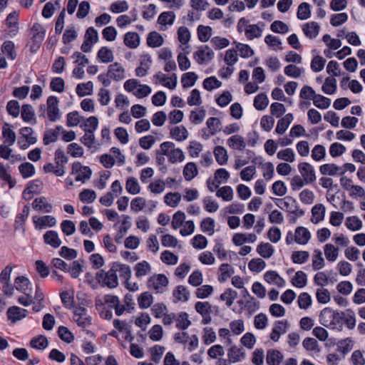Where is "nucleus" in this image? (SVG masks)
<instances>
[{
    "label": "nucleus",
    "mask_w": 365,
    "mask_h": 365,
    "mask_svg": "<svg viewBox=\"0 0 365 365\" xmlns=\"http://www.w3.org/2000/svg\"><path fill=\"white\" fill-rule=\"evenodd\" d=\"M160 152L163 155H165L170 163L182 162L185 159L183 151L180 148H176L173 142H163L160 145Z\"/></svg>",
    "instance_id": "1"
},
{
    "label": "nucleus",
    "mask_w": 365,
    "mask_h": 365,
    "mask_svg": "<svg viewBox=\"0 0 365 365\" xmlns=\"http://www.w3.org/2000/svg\"><path fill=\"white\" fill-rule=\"evenodd\" d=\"M319 319L321 324L324 327L335 329L341 324L342 314L341 312H338L327 307L321 311Z\"/></svg>",
    "instance_id": "2"
},
{
    "label": "nucleus",
    "mask_w": 365,
    "mask_h": 365,
    "mask_svg": "<svg viewBox=\"0 0 365 365\" xmlns=\"http://www.w3.org/2000/svg\"><path fill=\"white\" fill-rule=\"evenodd\" d=\"M311 236V233L307 228L299 226L295 229L294 233L291 231L287 232L286 243L287 245H292L296 242L300 245H305L310 240Z\"/></svg>",
    "instance_id": "3"
},
{
    "label": "nucleus",
    "mask_w": 365,
    "mask_h": 365,
    "mask_svg": "<svg viewBox=\"0 0 365 365\" xmlns=\"http://www.w3.org/2000/svg\"><path fill=\"white\" fill-rule=\"evenodd\" d=\"M123 87L126 91L132 93L138 98L148 96L152 91L150 86L140 84V81L135 78L127 80L124 83Z\"/></svg>",
    "instance_id": "4"
},
{
    "label": "nucleus",
    "mask_w": 365,
    "mask_h": 365,
    "mask_svg": "<svg viewBox=\"0 0 365 365\" xmlns=\"http://www.w3.org/2000/svg\"><path fill=\"white\" fill-rule=\"evenodd\" d=\"M96 278L101 287L113 289L118 286V274L114 272L112 267L107 272L100 270L96 273Z\"/></svg>",
    "instance_id": "5"
},
{
    "label": "nucleus",
    "mask_w": 365,
    "mask_h": 365,
    "mask_svg": "<svg viewBox=\"0 0 365 365\" xmlns=\"http://www.w3.org/2000/svg\"><path fill=\"white\" fill-rule=\"evenodd\" d=\"M71 174L75 175L76 182L81 181L84 183L91 178L92 170L88 166H84L80 162H74L72 164Z\"/></svg>",
    "instance_id": "6"
},
{
    "label": "nucleus",
    "mask_w": 365,
    "mask_h": 365,
    "mask_svg": "<svg viewBox=\"0 0 365 365\" xmlns=\"http://www.w3.org/2000/svg\"><path fill=\"white\" fill-rule=\"evenodd\" d=\"M73 321L81 328H86L91 324L92 318L88 310L82 307H76L73 309Z\"/></svg>",
    "instance_id": "7"
},
{
    "label": "nucleus",
    "mask_w": 365,
    "mask_h": 365,
    "mask_svg": "<svg viewBox=\"0 0 365 365\" xmlns=\"http://www.w3.org/2000/svg\"><path fill=\"white\" fill-rule=\"evenodd\" d=\"M277 205L282 210H286L288 212L298 216H302L304 212L300 210L296 200L292 197H286L283 199H277Z\"/></svg>",
    "instance_id": "8"
},
{
    "label": "nucleus",
    "mask_w": 365,
    "mask_h": 365,
    "mask_svg": "<svg viewBox=\"0 0 365 365\" xmlns=\"http://www.w3.org/2000/svg\"><path fill=\"white\" fill-rule=\"evenodd\" d=\"M168 279L163 274H154L148 281V286L156 293H163L168 284Z\"/></svg>",
    "instance_id": "9"
},
{
    "label": "nucleus",
    "mask_w": 365,
    "mask_h": 365,
    "mask_svg": "<svg viewBox=\"0 0 365 365\" xmlns=\"http://www.w3.org/2000/svg\"><path fill=\"white\" fill-rule=\"evenodd\" d=\"M58 99L56 96H49L46 101V115L51 122L58 120L61 117L58 108Z\"/></svg>",
    "instance_id": "10"
},
{
    "label": "nucleus",
    "mask_w": 365,
    "mask_h": 365,
    "mask_svg": "<svg viewBox=\"0 0 365 365\" xmlns=\"http://www.w3.org/2000/svg\"><path fill=\"white\" fill-rule=\"evenodd\" d=\"M213 51L207 46H202L194 53V58L199 64L208 63L214 58Z\"/></svg>",
    "instance_id": "11"
},
{
    "label": "nucleus",
    "mask_w": 365,
    "mask_h": 365,
    "mask_svg": "<svg viewBox=\"0 0 365 365\" xmlns=\"http://www.w3.org/2000/svg\"><path fill=\"white\" fill-rule=\"evenodd\" d=\"M298 170L302 178L309 185L316 180V174L314 167L308 163H301L298 165Z\"/></svg>",
    "instance_id": "12"
},
{
    "label": "nucleus",
    "mask_w": 365,
    "mask_h": 365,
    "mask_svg": "<svg viewBox=\"0 0 365 365\" xmlns=\"http://www.w3.org/2000/svg\"><path fill=\"white\" fill-rule=\"evenodd\" d=\"M195 310L202 317V324H207L211 322L212 305L208 302H197L195 305Z\"/></svg>",
    "instance_id": "13"
},
{
    "label": "nucleus",
    "mask_w": 365,
    "mask_h": 365,
    "mask_svg": "<svg viewBox=\"0 0 365 365\" xmlns=\"http://www.w3.org/2000/svg\"><path fill=\"white\" fill-rule=\"evenodd\" d=\"M5 24L9 36H15L19 31V12L14 11L10 13L5 20Z\"/></svg>",
    "instance_id": "14"
},
{
    "label": "nucleus",
    "mask_w": 365,
    "mask_h": 365,
    "mask_svg": "<svg viewBox=\"0 0 365 365\" xmlns=\"http://www.w3.org/2000/svg\"><path fill=\"white\" fill-rule=\"evenodd\" d=\"M107 75L116 81H121L125 78V69L120 63L115 62L108 66Z\"/></svg>",
    "instance_id": "15"
},
{
    "label": "nucleus",
    "mask_w": 365,
    "mask_h": 365,
    "mask_svg": "<svg viewBox=\"0 0 365 365\" xmlns=\"http://www.w3.org/2000/svg\"><path fill=\"white\" fill-rule=\"evenodd\" d=\"M33 222L36 229L41 230L46 227H53L56 224V220L54 217L51 215L34 216Z\"/></svg>",
    "instance_id": "16"
},
{
    "label": "nucleus",
    "mask_w": 365,
    "mask_h": 365,
    "mask_svg": "<svg viewBox=\"0 0 365 365\" xmlns=\"http://www.w3.org/2000/svg\"><path fill=\"white\" fill-rule=\"evenodd\" d=\"M257 237L254 233H236L232 237V242L236 246H241L245 243H254Z\"/></svg>",
    "instance_id": "17"
},
{
    "label": "nucleus",
    "mask_w": 365,
    "mask_h": 365,
    "mask_svg": "<svg viewBox=\"0 0 365 365\" xmlns=\"http://www.w3.org/2000/svg\"><path fill=\"white\" fill-rule=\"evenodd\" d=\"M152 59L150 55H143L140 59V66L135 69V74L138 77H143L147 75L150 67Z\"/></svg>",
    "instance_id": "18"
},
{
    "label": "nucleus",
    "mask_w": 365,
    "mask_h": 365,
    "mask_svg": "<svg viewBox=\"0 0 365 365\" xmlns=\"http://www.w3.org/2000/svg\"><path fill=\"white\" fill-rule=\"evenodd\" d=\"M264 279L269 284H274L278 287H283L285 281L281 277L276 271H267L264 274Z\"/></svg>",
    "instance_id": "19"
},
{
    "label": "nucleus",
    "mask_w": 365,
    "mask_h": 365,
    "mask_svg": "<svg viewBox=\"0 0 365 365\" xmlns=\"http://www.w3.org/2000/svg\"><path fill=\"white\" fill-rule=\"evenodd\" d=\"M227 145L231 149L243 150L246 147V141L242 135L235 134L227 140Z\"/></svg>",
    "instance_id": "20"
},
{
    "label": "nucleus",
    "mask_w": 365,
    "mask_h": 365,
    "mask_svg": "<svg viewBox=\"0 0 365 365\" xmlns=\"http://www.w3.org/2000/svg\"><path fill=\"white\" fill-rule=\"evenodd\" d=\"M32 207L36 211L48 213L51 212L53 206L45 197L42 196L36 198L33 201Z\"/></svg>",
    "instance_id": "21"
},
{
    "label": "nucleus",
    "mask_w": 365,
    "mask_h": 365,
    "mask_svg": "<svg viewBox=\"0 0 365 365\" xmlns=\"http://www.w3.org/2000/svg\"><path fill=\"white\" fill-rule=\"evenodd\" d=\"M178 38L179 41L184 45L182 47V50L187 54L190 53L189 48L190 46L187 45L190 39V33L187 28L185 26H181L178 30Z\"/></svg>",
    "instance_id": "22"
},
{
    "label": "nucleus",
    "mask_w": 365,
    "mask_h": 365,
    "mask_svg": "<svg viewBox=\"0 0 365 365\" xmlns=\"http://www.w3.org/2000/svg\"><path fill=\"white\" fill-rule=\"evenodd\" d=\"M135 275L138 279H141L151 273V265L145 260L138 262L134 267Z\"/></svg>",
    "instance_id": "23"
},
{
    "label": "nucleus",
    "mask_w": 365,
    "mask_h": 365,
    "mask_svg": "<svg viewBox=\"0 0 365 365\" xmlns=\"http://www.w3.org/2000/svg\"><path fill=\"white\" fill-rule=\"evenodd\" d=\"M27 310L16 306L10 307L7 311L9 320L15 323L26 317Z\"/></svg>",
    "instance_id": "24"
},
{
    "label": "nucleus",
    "mask_w": 365,
    "mask_h": 365,
    "mask_svg": "<svg viewBox=\"0 0 365 365\" xmlns=\"http://www.w3.org/2000/svg\"><path fill=\"white\" fill-rule=\"evenodd\" d=\"M319 30L320 26L315 21H310L302 26L304 35L311 39L315 38L318 36Z\"/></svg>",
    "instance_id": "25"
},
{
    "label": "nucleus",
    "mask_w": 365,
    "mask_h": 365,
    "mask_svg": "<svg viewBox=\"0 0 365 365\" xmlns=\"http://www.w3.org/2000/svg\"><path fill=\"white\" fill-rule=\"evenodd\" d=\"M43 240L46 245L53 248H58L61 245V240L58 237L57 232L54 230H48L43 235Z\"/></svg>",
    "instance_id": "26"
},
{
    "label": "nucleus",
    "mask_w": 365,
    "mask_h": 365,
    "mask_svg": "<svg viewBox=\"0 0 365 365\" xmlns=\"http://www.w3.org/2000/svg\"><path fill=\"white\" fill-rule=\"evenodd\" d=\"M282 354L274 349H268L266 355V362L268 365H279L283 360Z\"/></svg>",
    "instance_id": "27"
},
{
    "label": "nucleus",
    "mask_w": 365,
    "mask_h": 365,
    "mask_svg": "<svg viewBox=\"0 0 365 365\" xmlns=\"http://www.w3.org/2000/svg\"><path fill=\"white\" fill-rule=\"evenodd\" d=\"M245 356V353L242 348L232 346L228 349L227 357L230 362L236 363L240 361Z\"/></svg>",
    "instance_id": "28"
},
{
    "label": "nucleus",
    "mask_w": 365,
    "mask_h": 365,
    "mask_svg": "<svg viewBox=\"0 0 365 365\" xmlns=\"http://www.w3.org/2000/svg\"><path fill=\"white\" fill-rule=\"evenodd\" d=\"M61 130H63V127L61 125H58L53 129L46 130L43 138V143L47 145L56 142Z\"/></svg>",
    "instance_id": "29"
},
{
    "label": "nucleus",
    "mask_w": 365,
    "mask_h": 365,
    "mask_svg": "<svg viewBox=\"0 0 365 365\" xmlns=\"http://www.w3.org/2000/svg\"><path fill=\"white\" fill-rule=\"evenodd\" d=\"M21 118L26 123H30L33 125L36 123L34 110L31 105L26 104L22 106Z\"/></svg>",
    "instance_id": "30"
},
{
    "label": "nucleus",
    "mask_w": 365,
    "mask_h": 365,
    "mask_svg": "<svg viewBox=\"0 0 365 365\" xmlns=\"http://www.w3.org/2000/svg\"><path fill=\"white\" fill-rule=\"evenodd\" d=\"M113 269H114V272L117 274L118 273L120 277L124 279L125 281H128V279L131 277V270L128 265L120 264V263H115L112 266Z\"/></svg>",
    "instance_id": "31"
},
{
    "label": "nucleus",
    "mask_w": 365,
    "mask_h": 365,
    "mask_svg": "<svg viewBox=\"0 0 365 365\" xmlns=\"http://www.w3.org/2000/svg\"><path fill=\"white\" fill-rule=\"evenodd\" d=\"M125 190L130 195L140 193L141 187L138 179L133 176L128 177L125 182Z\"/></svg>",
    "instance_id": "32"
},
{
    "label": "nucleus",
    "mask_w": 365,
    "mask_h": 365,
    "mask_svg": "<svg viewBox=\"0 0 365 365\" xmlns=\"http://www.w3.org/2000/svg\"><path fill=\"white\" fill-rule=\"evenodd\" d=\"M170 134L177 141H183L188 137V131L182 125L172 128L170 130Z\"/></svg>",
    "instance_id": "33"
},
{
    "label": "nucleus",
    "mask_w": 365,
    "mask_h": 365,
    "mask_svg": "<svg viewBox=\"0 0 365 365\" xmlns=\"http://www.w3.org/2000/svg\"><path fill=\"white\" fill-rule=\"evenodd\" d=\"M164 43L163 37L157 31H151L147 38V44L152 48L161 46Z\"/></svg>",
    "instance_id": "34"
},
{
    "label": "nucleus",
    "mask_w": 365,
    "mask_h": 365,
    "mask_svg": "<svg viewBox=\"0 0 365 365\" xmlns=\"http://www.w3.org/2000/svg\"><path fill=\"white\" fill-rule=\"evenodd\" d=\"M15 288L23 293L31 292V284L29 280L24 277H18L14 281Z\"/></svg>",
    "instance_id": "35"
},
{
    "label": "nucleus",
    "mask_w": 365,
    "mask_h": 365,
    "mask_svg": "<svg viewBox=\"0 0 365 365\" xmlns=\"http://www.w3.org/2000/svg\"><path fill=\"white\" fill-rule=\"evenodd\" d=\"M124 43L130 48H136L140 45V36L136 32H128L124 36Z\"/></svg>",
    "instance_id": "36"
},
{
    "label": "nucleus",
    "mask_w": 365,
    "mask_h": 365,
    "mask_svg": "<svg viewBox=\"0 0 365 365\" xmlns=\"http://www.w3.org/2000/svg\"><path fill=\"white\" fill-rule=\"evenodd\" d=\"M98 60L103 63H108L113 61V51L107 46L101 47L97 53Z\"/></svg>",
    "instance_id": "37"
},
{
    "label": "nucleus",
    "mask_w": 365,
    "mask_h": 365,
    "mask_svg": "<svg viewBox=\"0 0 365 365\" xmlns=\"http://www.w3.org/2000/svg\"><path fill=\"white\" fill-rule=\"evenodd\" d=\"M312 222L314 224L323 220L325 216V207L322 204H317L312 209Z\"/></svg>",
    "instance_id": "38"
},
{
    "label": "nucleus",
    "mask_w": 365,
    "mask_h": 365,
    "mask_svg": "<svg viewBox=\"0 0 365 365\" xmlns=\"http://www.w3.org/2000/svg\"><path fill=\"white\" fill-rule=\"evenodd\" d=\"M233 44L235 48L239 52L240 56L244 58H248L252 56L255 53L254 50L247 44L242 43L235 41Z\"/></svg>",
    "instance_id": "39"
},
{
    "label": "nucleus",
    "mask_w": 365,
    "mask_h": 365,
    "mask_svg": "<svg viewBox=\"0 0 365 365\" xmlns=\"http://www.w3.org/2000/svg\"><path fill=\"white\" fill-rule=\"evenodd\" d=\"M257 252L263 258L269 259L273 255L274 250L268 242H261L257 247Z\"/></svg>",
    "instance_id": "40"
},
{
    "label": "nucleus",
    "mask_w": 365,
    "mask_h": 365,
    "mask_svg": "<svg viewBox=\"0 0 365 365\" xmlns=\"http://www.w3.org/2000/svg\"><path fill=\"white\" fill-rule=\"evenodd\" d=\"M2 135L4 138V143L12 145L16 141V133L8 123H5L2 128Z\"/></svg>",
    "instance_id": "41"
},
{
    "label": "nucleus",
    "mask_w": 365,
    "mask_h": 365,
    "mask_svg": "<svg viewBox=\"0 0 365 365\" xmlns=\"http://www.w3.org/2000/svg\"><path fill=\"white\" fill-rule=\"evenodd\" d=\"M325 262L322 257V252L320 250H314L312 255V267L314 270H319L324 268Z\"/></svg>",
    "instance_id": "42"
},
{
    "label": "nucleus",
    "mask_w": 365,
    "mask_h": 365,
    "mask_svg": "<svg viewBox=\"0 0 365 365\" xmlns=\"http://www.w3.org/2000/svg\"><path fill=\"white\" fill-rule=\"evenodd\" d=\"M198 173L197 165L195 163H187L183 169L182 174L187 181L192 180Z\"/></svg>",
    "instance_id": "43"
},
{
    "label": "nucleus",
    "mask_w": 365,
    "mask_h": 365,
    "mask_svg": "<svg viewBox=\"0 0 365 365\" xmlns=\"http://www.w3.org/2000/svg\"><path fill=\"white\" fill-rule=\"evenodd\" d=\"M319 171L323 175H331L334 176L337 174H340L341 168L335 164H324L319 167Z\"/></svg>",
    "instance_id": "44"
},
{
    "label": "nucleus",
    "mask_w": 365,
    "mask_h": 365,
    "mask_svg": "<svg viewBox=\"0 0 365 365\" xmlns=\"http://www.w3.org/2000/svg\"><path fill=\"white\" fill-rule=\"evenodd\" d=\"M324 252L326 259L329 262H334L339 256V248L332 244H326L324 247Z\"/></svg>",
    "instance_id": "45"
},
{
    "label": "nucleus",
    "mask_w": 365,
    "mask_h": 365,
    "mask_svg": "<svg viewBox=\"0 0 365 365\" xmlns=\"http://www.w3.org/2000/svg\"><path fill=\"white\" fill-rule=\"evenodd\" d=\"M29 214V207L25 205L21 213L18 214L15 219L14 228L15 230H21L24 228V223L28 218Z\"/></svg>",
    "instance_id": "46"
},
{
    "label": "nucleus",
    "mask_w": 365,
    "mask_h": 365,
    "mask_svg": "<svg viewBox=\"0 0 365 365\" xmlns=\"http://www.w3.org/2000/svg\"><path fill=\"white\" fill-rule=\"evenodd\" d=\"M166 182L162 179H155L148 186V189L153 194L158 195L162 193L165 188Z\"/></svg>",
    "instance_id": "47"
},
{
    "label": "nucleus",
    "mask_w": 365,
    "mask_h": 365,
    "mask_svg": "<svg viewBox=\"0 0 365 365\" xmlns=\"http://www.w3.org/2000/svg\"><path fill=\"white\" fill-rule=\"evenodd\" d=\"M175 14L173 11H165L160 14L158 23L161 26H171L174 24Z\"/></svg>",
    "instance_id": "48"
},
{
    "label": "nucleus",
    "mask_w": 365,
    "mask_h": 365,
    "mask_svg": "<svg viewBox=\"0 0 365 365\" xmlns=\"http://www.w3.org/2000/svg\"><path fill=\"white\" fill-rule=\"evenodd\" d=\"M182 196L179 192H168L164 197L165 202L171 207H175L181 201Z\"/></svg>",
    "instance_id": "49"
},
{
    "label": "nucleus",
    "mask_w": 365,
    "mask_h": 365,
    "mask_svg": "<svg viewBox=\"0 0 365 365\" xmlns=\"http://www.w3.org/2000/svg\"><path fill=\"white\" fill-rule=\"evenodd\" d=\"M30 345L35 349L43 350L48 346V341L46 336L40 335L33 338L30 341Z\"/></svg>",
    "instance_id": "50"
},
{
    "label": "nucleus",
    "mask_w": 365,
    "mask_h": 365,
    "mask_svg": "<svg viewBox=\"0 0 365 365\" xmlns=\"http://www.w3.org/2000/svg\"><path fill=\"white\" fill-rule=\"evenodd\" d=\"M175 320L176 327L180 329L185 330L191 325V321L186 312L180 313Z\"/></svg>",
    "instance_id": "51"
},
{
    "label": "nucleus",
    "mask_w": 365,
    "mask_h": 365,
    "mask_svg": "<svg viewBox=\"0 0 365 365\" xmlns=\"http://www.w3.org/2000/svg\"><path fill=\"white\" fill-rule=\"evenodd\" d=\"M153 300L152 294L148 292H145L138 298V306L141 309H147L152 304Z\"/></svg>",
    "instance_id": "52"
},
{
    "label": "nucleus",
    "mask_w": 365,
    "mask_h": 365,
    "mask_svg": "<svg viewBox=\"0 0 365 365\" xmlns=\"http://www.w3.org/2000/svg\"><path fill=\"white\" fill-rule=\"evenodd\" d=\"M322 90L325 94H334L336 90V80L330 77L327 78L322 87Z\"/></svg>",
    "instance_id": "53"
},
{
    "label": "nucleus",
    "mask_w": 365,
    "mask_h": 365,
    "mask_svg": "<svg viewBox=\"0 0 365 365\" xmlns=\"http://www.w3.org/2000/svg\"><path fill=\"white\" fill-rule=\"evenodd\" d=\"M93 84L91 81L87 83H79L76 86V93L78 96L83 97L87 95H91L93 92Z\"/></svg>",
    "instance_id": "54"
},
{
    "label": "nucleus",
    "mask_w": 365,
    "mask_h": 365,
    "mask_svg": "<svg viewBox=\"0 0 365 365\" xmlns=\"http://www.w3.org/2000/svg\"><path fill=\"white\" fill-rule=\"evenodd\" d=\"M96 197V192L91 189H84L79 193V199L83 203H92Z\"/></svg>",
    "instance_id": "55"
},
{
    "label": "nucleus",
    "mask_w": 365,
    "mask_h": 365,
    "mask_svg": "<svg viewBox=\"0 0 365 365\" xmlns=\"http://www.w3.org/2000/svg\"><path fill=\"white\" fill-rule=\"evenodd\" d=\"M345 225L351 231H358L362 227V221L357 216L348 217Z\"/></svg>",
    "instance_id": "56"
},
{
    "label": "nucleus",
    "mask_w": 365,
    "mask_h": 365,
    "mask_svg": "<svg viewBox=\"0 0 365 365\" xmlns=\"http://www.w3.org/2000/svg\"><path fill=\"white\" fill-rule=\"evenodd\" d=\"M297 16L300 20L308 19L311 16L310 5L307 2L301 3L298 6Z\"/></svg>",
    "instance_id": "57"
},
{
    "label": "nucleus",
    "mask_w": 365,
    "mask_h": 365,
    "mask_svg": "<svg viewBox=\"0 0 365 365\" xmlns=\"http://www.w3.org/2000/svg\"><path fill=\"white\" fill-rule=\"evenodd\" d=\"M292 284L298 288H303L307 285V274L302 271H298L292 280Z\"/></svg>",
    "instance_id": "58"
},
{
    "label": "nucleus",
    "mask_w": 365,
    "mask_h": 365,
    "mask_svg": "<svg viewBox=\"0 0 365 365\" xmlns=\"http://www.w3.org/2000/svg\"><path fill=\"white\" fill-rule=\"evenodd\" d=\"M269 104V100L266 94L259 93L254 99V106L258 110H264Z\"/></svg>",
    "instance_id": "59"
},
{
    "label": "nucleus",
    "mask_w": 365,
    "mask_h": 365,
    "mask_svg": "<svg viewBox=\"0 0 365 365\" xmlns=\"http://www.w3.org/2000/svg\"><path fill=\"white\" fill-rule=\"evenodd\" d=\"M173 297L177 301L186 302L189 299L190 293L187 289L182 285H178L173 290Z\"/></svg>",
    "instance_id": "60"
},
{
    "label": "nucleus",
    "mask_w": 365,
    "mask_h": 365,
    "mask_svg": "<svg viewBox=\"0 0 365 365\" xmlns=\"http://www.w3.org/2000/svg\"><path fill=\"white\" fill-rule=\"evenodd\" d=\"M342 319H344L346 326L352 329L356 326V317L354 311L347 309L345 312H341Z\"/></svg>",
    "instance_id": "61"
},
{
    "label": "nucleus",
    "mask_w": 365,
    "mask_h": 365,
    "mask_svg": "<svg viewBox=\"0 0 365 365\" xmlns=\"http://www.w3.org/2000/svg\"><path fill=\"white\" fill-rule=\"evenodd\" d=\"M216 161L222 165L227 163L228 160L227 150L222 146H217L214 150Z\"/></svg>",
    "instance_id": "62"
},
{
    "label": "nucleus",
    "mask_w": 365,
    "mask_h": 365,
    "mask_svg": "<svg viewBox=\"0 0 365 365\" xmlns=\"http://www.w3.org/2000/svg\"><path fill=\"white\" fill-rule=\"evenodd\" d=\"M197 79V76L194 72H187L182 74L181 77V83L183 88L191 87L195 85Z\"/></svg>",
    "instance_id": "63"
},
{
    "label": "nucleus",
    "mask_w": 365,
    "mask_h": 365,
    "mask_svg": "<svg viewBox=\"0 0 365 365\" xmlns=\"http://www.w3.org/2000/svg\"><path fill=\"white\" fill-rule=\"evenodd\" d=\"M237 61L238 54L236 48H230L225 51L224 61L227 66H234Z\"/></svg>",
    "instance_id": "64"
}]
</instances>
